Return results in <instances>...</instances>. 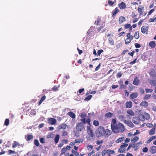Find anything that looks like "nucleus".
Segmentation results:
<instances>
[{
  "mask_svg": "<svg viewBox=\"0 0 156 156\" xmlns=\"http://www.w3.org/2000/svg\"><path fill=\"white\" fill-rule=\"evenodd\" d=\"M83 123L82 122H79L77 123L76 128V131L75 132V136H76V137H79L80 135L79 132H81L84 129V126Z\"/></svg>",
  "mask_w": 156,
  "mask_h": 156,
  "instance_id": "f257e3e1",
  "label": "nucleus"
},
{
  "mask_svg": "<svg viewBox=\"0 0 156 156\" xmlns=\"http://www.w3.org/2000/svg\"><path fill=\"white\" fill-rule=\"evenodd\" d=\"M105 129L102 126H99L96 130L95 133L96 136L98 137H102L104 136Z\"/></svg>",
  "mask_w": 156,
  "mask_h": 156,
  "instance_id": "39448f33",
  "label": "nucleus"
},
{
  "mask_svg": "<svg viewBox=\"0 0 156 156\" xmlns=\"http://www.w3.org/2000/svg\"><path fill=\"white\" fill-rule=\"evenodd\" d=\"M156 19V17L154 18H150L149 20V22H154Z\"/></svg>",
  "mask_w": 156,
  "mask_h": 156,
  "instance_id": "0e129e2a",
  "label": "nucleus"
},
{
  "mask_svg": "<svg viewBox=\"0 0 156 156\" xmlns=\"http://www.w3.org/2000/svg\"><path fill=\"white\" fill-rule=\"evenodd\" d=\"M92 95H89L85 98V100H86V101H89L91 99V98H92Z\"/></svg>",
  "mask_w": 156,
  "mask_h": 156,
  "instance_id": "864d4df0",
  "label": "nucleus"
},
{
  "mask_svg": "<svg viewBox=\"0 0 156 156\" xmlns=\"http://www.w3.org/2000/svg\"><path fill=\"white\" fill-rule=\"evenodd\" d=\"M9 121L8 119H6L5 121L4 125L6 126H8L9 125Z\"/></svg>",
  "mask_w": 156,
  "mask_h": 156,
  "instance_id": "49530a36",
  "label": "nucleus"
},
{
  "mask_svg": "<svg viewBox=\"0 0 156 156\" xmlns=\"http://www.w3.org/2000/svg\"><path fill=\"white\" fill-rule=\"evenodd\" d=\"M140 105L142 106L147 107L148 105V103L147 101H144L141 103Z\"/></svg>",
  "mask_w": 156,
  "mask_h": 156,
  "instance_id": "72a5a7b5",
  "label": "nucleus"
},
{
  "mask_svg": "<svg viewBox=\"0 0 156 156\" xmlns=\"http://www.w3.org/2000/svg\"><path fill=\"white\" fill-rule=\"evenodd\" d=\"M145 91L147 93H152L153 91V90L152 89H149L146 88Z\"/></svg>",
  "mask_w": 156,
  "mask_h": 156,
  "instance_id": "6e6d98bb",
  "label": "nucleus"
},
{
  "mask_svg": "<svg viewBox=\"0 0 156 156\" xmlns=\"http://www.w3.org/2000/svg\"><path fill=\"white\" fill-rule=\"evenodd\" d=\"M144 6H142L141 5H139L138 7L137 10L139 13L140 14V15H142L143 14V12L144 11Z\"/></svg>",
  "mask_w": 156,
  "mask_h": 156,
  "instance_id": "ddd939ff",
  "label": "nucleus"
},
{
  "mask_svg": "<svg viewBox=\"0 0 156 156\" xmlns=\"http://www.w3.org/2000/svg\"><path fill=\"white\" fill-rule=\"evenodd\" d=\"M59 138V135L58 134H57L54 138V141L55 144H57L58 143Z\"/></svg>",
  "mask_w": 156,
  "mask_h": 156,
  "instance_id": "bb28decb",
  "label": "nucleus"
},
{
  "mask_svg": "<svg viewBox=\"0 0 156 156\" xmlns=\"http://www.w3.org/2000/svg\"><path fill=\"white\" fill-rule=\"evenodd\" d=\"M126 112L129 115L131 116H133L134 115V113L131 110H129L127 111Z\"/></svg>",
  "mask_w": 156,
  "mask_h": 156,
  "instance_id": "c756f323",
  "label": "nucleus"
},
{
  "mask_svg": "<svg viewBox=\"0 0 156 156\" xmlns=\"http://www.w3.org/2000/svg\"><path fill=\"white\" fill-rule=\"evenodd\" d=\"M107 153V151L105 150H104L101 152V155L102 156H104Z\"/></svg>",
  "mask_w": 156,
  "mask_h": 156,
  "instance_id": "680f3d73",
  "label": "nucleus"
},
{
  "mask_svg": "<svg viewBox=\"0 0 156 156\" xmlns=\"http://www.w3.org/2000/svg\"><path fill=\"white\" fill-rule=\"evenodd\" d=\"M138 96V94L137 92H134L130 94V98L131 99H133Z\"/></svg>",
  "mask_w": 156,
  "mask_h": 156,
  "instance_id": "f3484780",
  "label": "nucleus"
},
{
  "mask_svg": "<svg viewBox=\"0 0 156 156\" xmlns=\"http://www.w3.org/2000/svg\"><path fill=\"white\" fill-rule=\"evenodd\" d=\"M118 6L120 9H124L126 8V4L123 2L119 3L118 4Z\"/></svg>",
  "mask_w": 156,
  "mask_h": 156,
  "instance_id": "a211bd4d",
  "label": "nucleus"
},
{
  "mask_svg": "<svg viewBox=\"0 0 156 156\" xmlns=\"http://www.w3.org/2000/svg\"><path fill=\"white\" fill-rule=\"evenodd\" d=\"M155 128H153L149 131V134L150 135H153L155 133Z\"/></svg>",
  "mask_w": 156,
  "mask_h": 156,
  "instance_id": "7c9ffc66",
  "label": "nucleus"
},
{
  "mask_svg": "<svg viewBox=\"0 0 156 156\" xmlns=\"http://www.w3.org/2000/svg\"><path fill=\"white\" fill-rule=\"evenodd\" d=\"M131 25L129 24H126L124 25V28L125 29H127L130 27Z\"/></svg>",
  "mask_w": 156,
  "mask_h": 156,
  "instance_id": "4d7b16f0",
  "label": "nucleus"
},
{
  "mask_svg": "<svg viewBox=\"0 0 156 156\" xmlns=\"http://www.w3.org/2000/svg\"><path fill=\"white\" fill-rule=\"evenodd\" d=\"M137 14V13H135L133 12H132V18L134 19L136 18V17Z\"/></svg>",
  "mask_w": 156,
  "mask_h": 156,
  "instance_id": "13d9d810",
  "label": "nucleus"
},
{
  "mask_svg": "<svg viewBox=\"0 0 156 156\" xmlns=\"http://www.w3.org/2000/svg\"><path fill=\"white\" fill-rule=\"evenodd\" d=\"M127 37L128 38L130 39L131 40H133L134 37L133 36L131 35L130 33H128L127 34Z\"/></svg>",
  "mask_w": 156,
  "mask_h": 156,
  "instance_id": "37998d69",
  "label": "nucleus"
},
{
  "mask_svg": "<svg viewBox=\"0 0 156 156\" xmlns=\"http://www.w3.org/2000/svg\"><path fill=\"white\" fill-rule=\"evenodd\" d=\"M83 141V140L81 139H76L75 140V143H80V142H82Z\"/></svg>",
  "mask_w": 156,
  "mask_h": 156,
  "instance_id": "8fccbe9b",
  "label": "nucleus"
},
{
  "mask_svg": "<svg viewBox=\"0 0 156 156\" xmlns=\"http://www.w3.org/2000/svg\"><path fill=\"white\" fill-rule=\"evenodd\" d=\"M93 124L95 126H98L99 125V122L98 120H94L93 121Z\"/></svg>",
  "mask_w": 156,
  "mask_h": 156,
  "instance_id": "ea45409f",
  "label": "nucleus"
},
{
  "mask_svg": "<svg viewBox=\"0 0 156 156\" xmlns=\"http://www.w3.org/2000/svg\"><path fill=\"white\" fill-rule=\"evenodd\" d=\"M149 74L150 76L154 78L156 77V73L155 70L153 69H152L150 71Z\"/></svg>",
  "mask_w": 156,
  "mask_h": 156,
  "instance_id": "f8f14e48",
  "label": "nucleus"
},
{
  "mask_svg": "<svg viewBox=\"0 0 156 156\" xmlns=\"http://www.w3.org/2000/svg\"><path fill=\"white\" fill-rule=\"evenodd\" d=\"M87 115V113L85 112H83L81 113L80 116L82 118L80 119L81 122L84 124L87 123V124H90L91 122L90 118L89 117H87L86 119V117Z\"/></svg>",
  "mask_w": 156,
  "mask_h": 156,
  "instance_id": "7ed1b4c3",
  "label": "nucleus"
},
{
  "mask_svg": "<svg viewBox=\"0 0 156 156\" xmlns=\"http://www.w3.org/2000/svg\"><path fill=\"white\" fill-rule=\"evenodd\" d=\"M156 138V136H153L150 137L147 141V143H149L151 142L152 140Z\"/></svg>",
  "mask_w": 156,
  "mask_h": 156,
  "instance_id": "f704fd0d",
  "label": "nucleus"
},
{
  "mask_svg": "<svg viewBox=\"0 0 156 156\" xmlns=\"http://www.w3.org/2000/svg\"><path fill=\"white\" fill-rule=\"evenodd\" d=\"M125 21V18L123 16H121L119 18V23L120 24H121Z\"/></svg>",
  "mask_w": 156,
  "mask_h": 156,
  "instance_id": "aec40b11",
  "label": "nucleus"
},
{
  "mask_svg": "<svg viewBox=\"0 0 156 156\" xmlns=\"http://www.w3.org/2000/svg\"><path fill=\"white\" fill-rule=\"evenodd\" d=\"M34 144L36 146H38L39 145L38 140L37 139L35 140H34Z\"/></svg>",
  "mask_w": 156,
  "mask_h": 156,
  "instance_id": "3c124183",
  "label": "nucleus"
},
{
  "mask_svg": "<svg viewBox=\"0 0 156 156\" xmlns=\"http://www.w3.org/2000/svg\"><path fill=\"white\" fill-rule=\"evenodd\" d=\"M33 138V136L32 135H28L27 136V139H26L27 141H30Z\"/></svg>",
  "mask_w": 156,
  "mask_h": 156,
  "instance_id": "79ce46f5",
  "label": "nucleus"
},
{
  "mask_svg": "<svg viewBox=\"0 0 156 156\" xmlns=\"http://www.w3.org/2000/svg\"><path fill=\"white\" fill-rule=\"evenodd\" d=\"M131 144L132 146V147L134 149L135 151H136L138 149L140 145L142 144V141H140L137 143L132 142L131 143Z\"/></svg>",
  "mask_w": 156,
  "mask_h": 156,
  "instance_id": "0eeeda50",
  "label": "nucleus"
},
{
  "mask_svg": "<svg viewBox=\"0 0 156 156\" xmlns=\"http://www.w3.org/2000/svg\"><path fill=\"white\" fill-rule=\"evenodd\" d=\"M103 50L102 49H100L98 51L97 53L98 55L100 56L101 53L103 52Z\"/></svg>",
  "mask_w": 156,
  "mask_h": 156,
  "instance_id": "052dcab7",
  "label": "nucleus"
},
{
  "mask_svg": "<svg viewBox=\"0 0 156 156\" xmlns=\"http://www.w3.org/2000/svg\"><path fill=\"white\" fill-rule=\"evenodd\" d=\"M20 144L16 141H15L13 144L12 147L13 148H15L17 146H20Z\"/></svg>",
  "mask_w": 156,
  "mask_h": 156,
  "instance_id": "473e14b6",
  "label": "nucleus"
},
{
  "mask_svg": "<svg viewBox=\"0 0 156 156\" xmlns=\"http://www.w3.org/2000/svg\"><path fill=\"white\" fill-rule=\"evenodd\" d=\"M89 125L87 126V131L88 134L89 136L88 137L89 139L91 140H94V134L93 132V130L91 127V126L90 123L88 124Z\"/></svg>",
  "mask_w": 156,
  "mask_h": 156,
  "instance_id": "20e7f679",
  "label": "nucleus"
},
{
  "mask_svg": "<svg viewBox=\"0 0 156 156\" xmlns=\"http://www.w3.org/2000/svg\"><path fill=\"white\" fill-rule=\"evenodd\" d=\"M124 140V138L123 137H120L115 142L116 143H118L121 142Z\"/></svg>",
  "mask_w": 156,
  "mask_h": 156,
  "instance_id": "c85d7f7f",
  "label": "nucleus"
},
{
  "mask_svg": "<svg viewBox=\"0 0 156 156\" xmlns=\"http://www.w3.org/2000/svg\"><path fill=\"white\" fill-rule=\"evenodd\" d=\"M148 27L147 26H144L141 27V31L142 33H146L147 34Z\"/></svg>",
  "mask_w": 156,
  "mask_h": 156,
  "instance_id": "9b49d317",
  "label": "nucleus"
},
{
  "mask_svg": "<svg viewBox=\"0 0 156 156\" xmlns=\"http://www.w3.org/2000/svg\"><path fill=\"white\" fill-rule=\"evenodd\" d=\"M149 45L152 48H154L156 46V44L154 41H151L149 44Z\"/></svg>",
  "mask_w": 156,
  "mask_h": 156,
  "instance_id": "a878e982",
  "label": "nucleus"
},
{
  "mask_svg": "<svg viewBox=\"0 0 156 156\" xmlns=\"http://www.w3.org/2000/svg\"><path fill=\"white\" fill-rule=\"evenodd\" d=\"M140 92L142 94H144V89L142 87L140 88L139 89Z\"/></svg>",
  "mask_w": 156,
  "mask_h": 156,
  "instance_id": "69168bd1",
  "label": "nucleus"
},
{
  "mask_svg": "<svg viewBox=\"0 0 156 156\" xmlns=\"http://www.w3.org/2000/svg\"><path fill=\"white\" fill-rule=\"evenodd\" d=\"M67 115H69L73 119H74L76 118V115L72 112H70L68 113Z\"/></svg>",
  "mask_w": 156,
  "mask_h": 156,
  "instance_id": "b1692460",
  "label": "nucleus"
},
{
  "mask_svg": "<svg viewBox=\"0 0 156 156\" xmlns=\"http://www.w3.org/2000/svg\"><path fill=\"white\" fill-rule=\"evenodd\" d=\"M107 153L109 155L112 154H114L115 153V152L114 150L108 149L107 150Z\"/></svg>",
  "mask_w": 156,
  "mask_h": 156,
  "instance_id": "4c0bfd02",
  "label": "nucleus"
},
{
  "mask_svg": "<svg viewBox=\"0 0 156 156\" xmlns=\"http://www.w3.org/2000/svg\"><path fill=\"white\" fill-rule=\"evenodd\" d=\"M116 121L115 119H113L112 120V122L111 123V127L112 129V128H113L116 125Z\"/></svg>",
  "mask_w": 156,
  "mask_h": 156,
  "instance_id": "4be33fe9",
  "label": "nucleus"
},
{
  "mask_svg": "<svg viewBox=\"0 0 156 156\" xmlns=\"http://www.w3.org/2000/svg\"><path fill=\"white\" fill-rule=\"evenodd\" d=\"M143 116L146 119L148 120L150 119V115L147 113H145Z\"/></svg>",
  "mask_w": 156,
  "mask_h": 156,
  "instance_id": "e433bc0d",
  "label": "nucleus"
},
{
  "mask_svg": "<svg viewBox=\"0 0 156 156\" xmlns=\"http://www.w3.org/2000/svg\"><path fill=\"white\" fill-rule=\"evenodd\" d=\"M72 152L76 156H78L80 155L79 153L75 150H72Z\"/></svg>",
  "mask_w": 156,
  "mask_h": 156,
  "instance_id": "a18cd8bd",
  "label": "nucleus"
},
{
  "mask_svg": "<svg viewBox=\"0 0 156 156\" xmlns=\"http://www.w3.org/2000/svg\"><path fill=\"white\" fill-rule=\"evenodd\" d=\"M84 90V88H81L80 89L78 92H77V94L79 96L80 95H83L84 94V93H83L81 94V93L83 92Z\"/></svg>",
  "mask_w": 156,
  "mask_h": 156,
  "instance_id": "c9c22d12",
  "label": "nucleus"
},
{
  "mask_svg": "<svg viewBox=\"0 0 156 156\" xmlns=\"http://www.w3.org/2000/svg\"><path fill=\"white\" fill-rule=\"evenodd\" d=\"M119 12V9L116 7L115 9L113 10L112 13V16H115L116 15V14Z\"/></svg>",
  "mask_w": 156,
  "mask_h": 156,
  "instance_id": "5701e85b",
  "label": "nucleus"
},
{
  "mask_svg": "<svg viewBox=\"0 0 156 156\" xmlns=\"http://www.w3.org/2000/svg\"><path fill=\"white\" fill-rule=\"evenodd\" d=\"M108 41L110 45H115L113 39L110 37L108 38Z\"/></svg>",
  "mask_w": 156,
  "mask_h": 156,
  "instance_id": "2f4dec72",
  "label": "nucleus"
},
{
  "mask_svg": "<svg viewBox=\"0 0 156 156\" xmlns=\"http://www.w3.org/2000/svg\"><path fill=\"white\" fill-rule=\"evenodd\" d=\"M66 151V149L65 147L63 148L62 149L61 154L62 155L64 154Z\"/></svg>",
  "mask_w": 156,
  "mask_h": 156,
  "instance_id": "5fc2aeb1",
  "label": "nucleus"
},
{
  "mask_svg": "<svg viewBox=\"0 0 156 156\" xmlns=\"http://www.w3.org/2000/svg\"><path fill=\"white\" fill-rule=\"evenodd\" d=\"M128 146V144L126 143H122L120 146L118 150V152L120 153L124 152L126 151V147Z\"/></svg>",
  "mask_w": 156,
  "mask_h": 156,
  "instance_id": "423d86ee",
  "label": "nucleus"
},
{
  "mask_svg": "<svg viewBox=\"0 0 156 156\" xmlns=\"http://www.w3.org/2000/svg\"><path fill=\"white\" fill-rule=\"evenodd\" d=\"M8 152H9V154H15V152L14 151H12L11 150H9L8 151Z\"/></svg>",
  "mask_w": 156,
  "mask_h": 156,
  "instance_id": "e2e57ef3",
  "label": "nucleus"
},
{
  "mask_svg": "<svg viewBox=\"0 0 156 156\" xmlns=\"http://www.w3.org/2000/svg\"><path fill=\"white\" fill-rule=\"evenodd\" d=\"M150 152L153 154L156 153V146H153L151 147L150 148Z\"/></svg>",
  "mask_w": 156,
  "mask_h": 156,
  "instance_id": "dca6fc26",
  "label": "nucleus"
},
{
  "mask_svg": "<svg viewBox=\"0 0 156 156\" xmlns=\"http://www.w3.org/2000/svg\"><path fill=\"white\" fill-rule=\"evenodd\" d=\"M150 84L153 85V86H156V78L150 80Z\"/></svg>",
  "mask_w": 156,
  "mask_h": 156,
  "instance_id": "cd10ccee",
  "label": "nucleus"
},
{
  "mask_svg": "<svg viewBox=\"0 0 156 156\" xmlns=\"http://www.w3.org/2000/svg\"><path fill=\"white\" fill-rule=\"evenodd\" d=\"M123 122L126 124H127L129 126L131 127H133L134 125L131 121L127 120L125 119Z\"/></svg>",
  "mask_w": 156,
  "mask_h": 156,
  "instance_id": "4468645a",
  "label": "nucleus"
},
{
  "mask_svg": "<svg viewBox=\"0 0 156 156\" xmlns=\"http://www.w3.org/2000/svg\"><path fill=\"white\" fill-rule=\"evenodd\" d=\"M139 139V137L138 136H135L131 140L132 142H136L138 141Z\"/></svg>",
  "mask_w": 156,
  "mask_h": 156,
  "instance_id": "a19ab883",
  "label": "nucleus"
},
{
  "mask_svg": "<svg viewBox=\"0 0 156 156\" xmlns=\"http://www.w3.org/2000/svg\"><path fill=\"white\" fill-rule=\"evenodd\" d=\"M101 21V19L99 17L97 18V20L95 21L94 24H96L97 25H98V23H99Z\"/></svg>",
  "mask_w": 156,
  "mask_h": 156,
  "instance_id": "c03bdc74",
  "label": "nucleus"
},
{
  "mask_svg": "<svg viewBox=\"0 0 156 156\" xmlns=\"http://www.w3.org/2000/svg\"><path fill=\"white\" fill-rule=\"evenodd\" d=\"M132 106V102L130 101L127 102L126 103V107L127 108H130Z\"/></svg>",
  "mask_w": 156,
  "mask_h": 156,
  "instance_id": "393cba45",
  "label": "nucleus"
},
{
  "mask_svg": "<svg viewBox=\"0 0 156 156\" xmlns=\"http://www.w3.org/2000/svg\"><path fill=\"white\" fill-rule=\"evenodd\" d=\"M47 121L51 125H54L56 122V120L54 118H48Z\"/></svg>",
  "mask_w": 156,
  "mask_h": 156,
  "instance_id": "6e6552de",
  "label": "nucleus"
},
{
  "mask_svg": "<svg viewBox=\"0 0 156 156\" xmlns=\"http://www.w3.org/2000/svg\"><path fill=\"white\" fill-rule=\"evenodd\" d=\"M62 133V136H66V135H67L68 134V133H67V131H65V130L63 131Z\"/></svg>",
  "mask_w": 156,
  "mask_h": 156,
  "instance_id": "774afa93",
  "label": "nucleus"
},
{
  "mask_svg": "<svg viewBox=\"0 0 156 156\" xmlns=\"http://www.w3.org/2000/svg\"><path fill=\"white\" fill-rule=\"evenodd\" d=\"M108 4L111 6H112L114 4V2L112 1L109 0L108 1Z\"/></svg>",
  "mask_w": 156,
  "mask_h": 156,
  "instance_id": "bf43d9fd",
  "label": "nucleus"
},
{
  "mask_svg": "<svg viewBox=\"0 0 156 156\" xmlns=\"http://www.w3.org/2000/svg\"><path fill=\"white\" fill-rule=\"evenodd\" d=\"M113 115L112 113L108 112L105 114V116L106 118H110L113 116Z\"/></svg>",
  "mask_w": 156,
  "mask_h": 156,
  "instance_id": "412c9836",
  "label": "nucleus"
},
{
  "mask_svg": "<svg viewBox=\"0 0 156 156\" xmlns=\"http://www.w3.org/2000/svg\"><path fill=\"white\" fill-rule=\"evenodd\" d=\"M134 37L135 39H137L140 37L138 31H136L134 34Z\"/></svg>",
  "mask_w": 156,
  "mask_h": 156,
  "instance_id": "58836bf2",
  "label": "nucleus"
},
{
  "mask_svg": "<svg viewBox=\"0 0 156 156\" xmlns=\"http://www.w3.org/2000/svg\"><path fill=\"white\" fill-rule=\"evenodd\" d=\"M40 142L41 143H44V138H41L40 139Z\"/></svg>",
  "mask_w": 156,
  "mask_h": 156,
  "instance_id": "338daca9",
  "label": "nucleus"
},
{
  "mask_svg": "<svg viewBox=\"0 0 156 156\" xmlns=\"http://www.w3.org/2000/svg\"><path fill=\"white\" fill-rule=\"evenodd\" d=\"M132 121L135 124H138L140 122L141 120L139 117H135L133 119Z\"/></svg>",
  "mask_w": 156,
  "mask_h": 156,
  "instance_id": "9d476101",
  "label": "nucleus"
},
{
  "mask_svg": "<svg viewBox=\"0 0 156 156\" xmlns=\"http://www.w3.org/2000/svg\"><path fill=\"white\" fill-rule=\"evenodd\" d=\"M124 126L121 123L117 124L112 129V131L115 133H122L124 131Z\"/></svg>",
  "mask_w": 156,
  "mask_h": 156,
  "instance_id": "f03ea898",
  "label": "nucleus"
},
{
  "mask_svg": "<svg viewBox=\"0 0 156 156\" xmlns=\"http://www.w3.org/2000/svg\"><path fill=\"white\" fill-rule=\"evenodd\" d=\"M112 133V132L111 130L108 129H106L105 130L104 135L105 137L107 138Z\"/></svg>",
  "mask_w": 156,
  "mask_h": 156,
  "instance_id": "1a4fd4ad",
  "label": "nucleus"
},
{
  "mask_svg": "<svg viewBox=\"0 0 156 156\" xmlns=\"http://www.w3.org/2000/svg\"><path fill=\"white\" fill-rule=\"evenodd\" d=\"M140 83V81L137 76H136L134 79L133 83L134 85L137 86Z\"/></svg>",
  "mask_w": 156,
  "mask_h": 156,
  "instance_id": "2eb2a0df",
  "label": "nucleus"
},
{
  "mask_svg": "<svg viewBox=\"0 0 156 156\" xmlns=\"http://www.w3.org/2000/svg\"><path fill=\"white\" fill-rule=\"evenodd\" d=\"M67 125L66 123H62L58 126V129H64L66 128Z\"/></svg>",
  "mask_w": 156,
  "mask_h": 156,
  "instance_id": "6ab92c4d",
  "label": "nucleus"
},
{
  "mask_svg": "<svg viewBox=\"0 0 156 156\" xmlns=\"http://www.w3.org/2000/svg\"><path fill=\"white\" fill-rule=\"evenodd\" d=\"M131 40L130 39H129L128 38H126L125 41V43L126 44H129V43H130L131 41Z\"/></svg>",
  "mask_w": 156,
  "mask_h": 156,
  "instance_id": "603ef678",
  "label": "nucleus"
},
{
  "mask_svg": "<svg viewBox=\"0 0 156 156\" xmlns=\"http://www.w3.org/2000/svg\"><path fill=\"white\" fill-rule=\"evenodd\" d=\"M151 96V94H146L144 96V98L146 100H147L150 98Z\"/></svg>",
  "mask_w": 156,
  "mask_h": 156,
  "instance_id": "09e8293b",
  "label": "nucleus"
},
{
  "mask_svg": "<svg viewBox=\"0 0 156 156\" xmlns=\"http://www.w3.org/2000/svg\"><path fill=\"white\" fill-rule=\"evenodd\" d=\"M126 117L124 116L123 115H120L119 118V119L121 121H123L125 120V118Z\"/></svg>",
  "mask_w": 156,
  "mask_h": 156,
  "instance_id": "de8ad7c7",
  "label": "nucleus"
}]
</instances>
